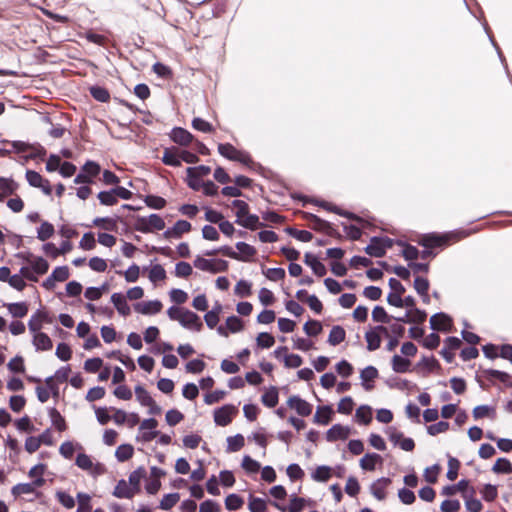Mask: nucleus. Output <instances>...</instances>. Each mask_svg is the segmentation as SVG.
<instances>
[{
    "label": "nucleus",
    "instance_id": "473e14b6",
    "mask_svg": "<svg viewBox=\"0 0 512 512\" xmlns=\"http://www.w3.org/2000/svg\"><path fill=\"white\" fill-rule=\"evenodd\" d=\"M45 471L46 466L44 464L35 465L30 469L28 475L33 479L34 485L43 486L45 484V479L43 478Z\"/></svg>",
    "mask_w": 512,
    "mask_h": 512
},
{
    "label": "nucleus",
    "instance_id": "bf43d9fd",
    "mask_svg": "<svg viewBox=\"0 0 512 512\" xmlns=\"http://www.w3.org/2000/svg\"><path fill=\"white\" fill-rule=\"evenodd\" d=\"M439 416H467L466 411L459 409L457 404L450 403L443 405Z\"/></svg>",
    "mask_w": 512,
    "mask_h": 512
},
{
    "label": "nucleus",
    "instance_id": "c9c22d12",
    "mask_svg": "<svg viewBox=\"0 0 512 512\" xmlns=\"http://www.w3.org/2000/svg\"><path fill=\"white\" fill-rule=\"evenodd\" d=\"M29 150H31V153L24 156L25 161L34 160L38 158L43 159L47 154L45 147L38 142L30 143Z\"/></svg>",
    "mask_w": 512,
    "mask_h": 512
},
{
    "label": "nucleus",
    "instance_id": "4d7b16f0",
    "mask_svg": "<svg viewBox=\"0 0 512 512\" xmlns=\"http://www.w3.org/2000/svg\"><path fill=\"white\" fill-rule=\"evenodd\" d=\"M192 272V266L188 262L180 261L175 265L174 273L176 277L187 278L192 274Z\"/></svg>",
    "mask_w": 512,
    "mask_h": 512
},
{
    "label": "nucleus",
    "instance_id": "f257e3e1",
    "mask_svg": "<svg viewBox=\"0 0 512 512\" xmlns=\"http://www.w3.org/2000/svg\"><path fill=\"white\" fill-rule=\"evenodd\" d=\"M194 267H196L199 270L210 272V273H220V272H226L229 267L228 261L220 258H211L206 259L202 256H196V258L193 261Z\"/></svg>",
    "mask_w": 512,
    "mask_h": 512
},
{
    "label": "nucleus",
    "instance_id": "c756f323",
    "mask_svg": "<svg viewBox=\"0 0 512 512\" xmlns=\"http://www.w3.org/2000/svg\"><path fill=\"white\" fill-rule=\"evenodd\" d=\"M40 485H34V482L31 483H20L15 485L11 492L14 496L18 497L21 495L33 494L36 492L37 488H40Z\"/></svg>",
    "mask_w": 512,
    "mask_h": 512
},
{
    "label": "nucleus",
    "instance_id": "603ef678",
    "mask_svg": "<svg viewBox=\"0 0 512 512\" xmlns=\"http://www.w3.org/2000/svg\"><path fill=\"white\" fill-rule=\"evenodd\" d=\"M332 475V469L328 466H319L315 469L312 474V478L315 481L325 482L330 479Z\"/></svg>",
    "mask_w": 512,
    "mask_h": 512
},
{
    "label": "nucleus",
    "instance_id": "a18cd8bd",
    "mask_svg": "<svg viewBox=\"0 0 512 512\" xmlns=\"http://www.w3.org/2000/svg\"><path fill=\"white\" fill-rule=\"evenodd\" d=\"M245 444V439L241 434L231 436L227 438V451L236 452L239 451Z\"/></svg>",
    "mask_w": 512,
    "mask_h": 512
},
{
    "label": "nucleus",
    "instance_id": "864d4df0",
    "mask_svg": "<svg viewBox=\"0 0 512 512\" xmlns=\"http://www.w3.org/2000/svg\"><path fill=\"white\" fill-rule=\"evenodd\" d=\"M239 411L238 405L234 404H224L221 407L216 408L213 411L212 416H233L236 415Z\"/></svg>",
    "mask_w": 512,
    "mask_h": 512
},
{
    "label": "nucleus",
    "instance_id": "72a5a7b5",
    "mask_svg": "<svg viewBox=\"0 0 512 512\" xmlns=\"http://www.w3.org/2000/svg\"><path fill=\"white\" fill-rule=\"evenodd\" d=\"M392 318H394V316L389 315L385 308L380 305H376L372 310V320L375 322L388 324L391 322Z\"/></svg>",
    "mask_w": 512,
    "mask_h": 512
},
{
    "label": "nucleus",
    "instance_id": "dca6fc26",
    "mask_svg": "<svg viewBox=\"0 0 512 512\" xmlns=\"http://www.w3.org/2000/svg\"><path fill=\"white\" fill-rule=\"evenodd\" d=\"M235 247L237 249L236 252L238 254H240V257H241V258H235V260H238V261L248 262L257 253V250L255 249V247H253L252 245H250L246 242H243V241L237 242Z\"/></svg>",
    "mask_w": 512,
    "mask_h": 512
},
{
    "label": "nucleus",
    "instance_id": "69168bd1",
    "mask_svg": "<svg viewBox=\"0 0 512 512\" xmlns=\"http://www.w3.org/2000/svg\"><path fill=\"white\" fill-rule=\"evenodd\" d=\"M192 127L203 133H210L214 130L212 124L201 117H195L192 120Z\"/></svg>",
    "mask_w": 512,
    "mask_h": 512
},
{
    "label": "nucleus",
    "instance_id": "13d9d810",
    "mask_svg": "<svg viewBox=\"0 0 512 512\" xmlns=\"http://www.w3.org/2000/svg\"><path fill=\"white\" fill-rule=\"evenodd\" d=\"M148 278L153 283L164 280L166 278V271L162 265L155 264L151 267Z\"/></svg>",
    "mask_w": 512,
    "mask_h": 512
},
{
    "label": "nucleus",
    "instance_id": "052dcab7",
    "mask_svg": "<svg viewBox=\"0 0 512 512\" xmlns=\"http://www.w3.org/2000/svg\"><path fill=\"white\" fill-rule=\"evenodd\" d=\"M78 508L77 512H90L92 510L91 497L85 493L77 494Z\"/></svg>",
    "mask_w": 512,
    "mask_h": 512
},
{
    "label": "nucleus",
    "instance_id": "680f3d73",
    "mask_svg": "<svg viewBox=\"0 0 512 512\" xmlns=\"http://www.w3.org/2000/svg\"><path fill=\"white\" fill-rule=\"evenodd\" d=\"M251 283L247 280H239L234 288V293L239 297H247L251 294Z\"/></svg>",
    "mask_w": 512,
    "mask_h": 512
},
{
    "label": "nucleus",
    "instance_id": "f704fd0d",
    "mask_svg": "<svg viewBox=\"0 0 512 512\" xmlns=\"http://www.w3.org/2000/svg\"><path fill=\"white\" fill-rule=\"evenodd\" d=\"M143 200L147 207L156 210L164 208L167 204L163 197L154 194L146 195Z\"/></svg>",
    "mask_w": 512,
    "mask_h": 512
},
{
    "label": "nucleus",
    "instance_id": "37998d69",
    "mask_svg": "<svg viewBox=\"0 0 512 512\" xmlns=\"http://www.w3.org/2000/svg\"><path fill=\"white\" fill-rule=\"evenodd\" d=\"M218 152L221 156L225 157L228 160H234L235 157L238 155L239 150H237L232 144L230 143H220L218 144Z\"/></svg>",
    "mask_w": 512,
    "mask_h": 512
},
{
    "label": "nucleus",
    "instance_id": "ddd939ff",
    "mask_svg": "<svg viewBox=\"0 0 512 512\" xmlns=\"http://www.w3.org/2000/svg\"><path fill=\"white\" fill-rule=\"evenodd\" d=\"M118 221L123 223V219L120 215H115V217H96L92 221V225L107 231H116Z\"/></svg>",
    "mask_w": 512,
    "mask_h": 512
},
{
    "label": "nucleus",
    "instance_id": "6e6d98bb",
    "mask_svg": "<svg viewBox=\"0 0 512 512\" xmlns=\"http://www.w3.org/2000/svg\"><path fill=\"white\" fill-rule=\"evenodd\" d=\"M134 448L132 445L123 444L120 445L115 452L117 459L121 462L130 459L133 456Z\"/></svg>",
    "mask_w": 512,
    "mask_h": 512
},
{
    "label": "nucleus",
    "instance_id": "1a4fd4ad",
    "mask_svg": "<svg viewBox=\"0 0 512 512\" xmlns=\"http://www.w3.org/2000/svg\"><path fill=\"white\" fill-rule=\"evenodd\" d=\"M169 137L174 143L180 146H187L194 139V136L187 129L182 127L172 128L169 133Z\"/></svg>",
    "mask_w": 512,
    "mask_h": 512
},
{
    "label": "nucleus",
    "instance_id": "a19ab883",
    "mask_svg": "<svg viewBox=\"0 0 512 512\" xmlns=\"http://www.w3.org/2000/svg\"><path fill=\"white\" fill-rule=\"evenodd\" d=\"M97 198L100 204L104 206H113L118 203L115 193L113 192V188L110 190L100 191L97 195Z\"/></svg>",
    "mask_w": 512,
    "mask_h": 512
},
{
    "label": "nucleus",
    "instance_id": "79ce46f5",
    "mask_svg": "<svg viewBox=\"0 0 512 512\" xmlns=\"http://www.w3.org/2000/svg\"><path fill=\"white\" fill-rule=\"evenodd\" d=\"M18 184L12 178L0 176V189L4 196L12 195L17 190Z\"/></svg>",
    "mask_w": 512,
    "mask_h": 512
},
{
    "label": "nucleus",
    "instance_id": "f03ea898",
    "mask_svg": "<svg viewBox=\"0 0 512 512\" xmlns=\"http://www.w3.org/2000/svg\"><path fill=\"white\" fill-rule=\"evenodd\" d=\"M303 218L313 223L312 228L316 231L325 232L328 236L334 237L338 240H341L342 235L336 230L333 225L320 218L319 216L310 213V212H302Z\"/></svg>",
    "mask_w": 512,
    "mask_h": 512
},
{
    "label": "nucleus",
    "instance_id": "e433bc0d",
    "mask_svg": "<svg viewBox=\"0 0 512 512\" xmlns=\"http://www.w3.org/2000/svg\"><path fill=\"white\" fill-rule=\"evenodd\" d=\"M322 324L318 320L309 319L304 325H303V331L307 336L315 337L319 335L322 332Z\"/></svg>",
    "mask_w": 512,
    "mask_h": 512
},
{
    "label": "nucleus",
    "instance_id": "412c9836",
    "mask_svg": "<svg viewBox=\"0 0 512 512\" xmlns=\"http://www.w3.org/2000/svg\"><path fill=\"white\" fill-rule=\"evenodd\" d=\"M136 493L133 487L125 480L119 481L113 492L114 496L118 498H132Z\"/></svg>",
    "mask_w": 512,
    "mask_h": 512
},
{
    "label": "nucleus",
    "instance_id": "4c0bfd02",
    "mask_svg": "<svg viewBox=\"0 0 512 512\" xmlns=\"http://www.w3.org/2000/svg\"><path fill=\"white\" fill-rule=\"evenodd\" d=\"M349 433L350 430L347 427L335 425L327 432V438L332 441L346 439L349 436Z\"/></svg>",
    "mask_w": 512,
    "mask_h": 512
},
{
    "label": "nucleus",
    "instance_id": "49530a36",
    "mask_svg": "<svg viewBox=\"0 0 512 512\" xmlns=\"http://www.w3.org/2000/svg\"><path fill=\"white\" fill-rule=\"evenodd\" d=\"M81 171H83L91 180H93V178L100 173L101 167L99 163L92 160H87L81 167Z\"/></svg>",
    "mask_w": 512,
    "mask_h": 512
},
{
    "label": "nucleus",
    "instance_id": "2eb2a0df",
    "mask_svg": "<svg viewBox=\"0 0 512 512\" xmlns=\"http://www.w3.org/2000/svg\"><path fill=\"white\" fill-rule=\"evenodd\" d=\"M111 302L120 315L126 317L131 313L126 297L121 292L113 293L111 295Z\"/></svg>",
    "mask_w": 512,
    "mask_h": 512
},
{
    "label": "nucleus",
    "instance_id": "e2e57ef3",
    "mask_svg": "<svg viewBox=\"0 0 512 512\" xmlns=\"http://www.w3.org/2000/svg\"><path fill=\"white\" fill-rule=\"evenodd\" d=\"M492 470L495 473H503V474H510L512 473V464L509 460L505 458H499L495 462Z\"/></svg>",
    "mask_w": 512,
    "mask_h": 512
},
{
    "label": "nucleus",
    "instance_id": "5fc2aeb1",
    "mask_svg": "<svg viewBox=\"0 0 512 512\" xmlns=\"http://www.w3.org/2000/svg\"><path fill=\"white\" fill-rule=\"evenodd\" d=\"M1 142L11 145L12 152H15L17 154L24 153L30 149V143L21 140L10 141L7 139H3Z\"/></svg>",
    "mask_w": 512,
    "mask_h": 512
},
{
    "label": "nucleus",
    "instance_id": "58836bf2",
    "mask_svg": "<svg viewBox=\"0 0 512 512\" xmlns=\"http://www.w3.org/2000/svg\"><path fill=\"white\" fill-rule=\"evenodd\" d=\"M146 476V471L143 467H139L129 475L128 483L138 493L140 491V482Z\"/></svg>",
    "mask_w": 512,
    "mask_h": 512
},
{
    "label": "nucleus",
    "instance_id": "7ed1b4c3",
    "mask_svg": "<svg viewBox=\"0 0 512 512\" xmlns=\"http://www.w3.org/2000/svg\"><path fill=\"white\" fill-rule=\"evenodd\" d=\"M135 396L138 402L148 407V414L159 415L162 412L161 407L154 401L150 393L140 384L135 387Z\"/></svg>",
    "mask_w": 512,
    "mask_h": 512
},
{
    "label": "nucleus",
    "instance_id": "6ab92c4d",
    "mask_svg": "<svg viewBox=\"0 0 512 512\" xmlns=\"http://www.w3.org/2000/svg\"><path fill=\"white\" fill-rule=\"evenodd\" d=\"M33 345L37 351H48L53 347L52 340L44 332H38L34 335Z\"/></svg>",
    "mask_w": 512,
    "mask_h": 512
},
{
    "label": "nucleus",
    "instance_id": "5701e85b",
    "mask_svg": "<svg viewBox=\"0 0 512 512\" xmlns=\"http://www.w3.org/2000/svg\"><path fill=\"white\" fill-rule=\"evenodd\" d=\"M161 160L165 165H168L171 167L181 166L179 154H177V151L174 147L165 148Z\"/></svg>",
    "mask_w": 512,
    "mask_h": 512
},
{
    "label": "nucleus",
    "instance_id": "a211bd4d",
    "mask_svg": "<svg viewBox=\"0 0 512 512\" xmlns=\"http://www.w3.org/2000/svg\"><path fill=\"white\" fill-rule=\"evenodd\" d=\"M235 223L249 230H255L257 227H263L265 224L260 222L258 215L249 212L242 218L236 219Z\"/></svg>",
    "mask_w": 512,
    "mask_h": 512
},
{
    "label": "nucleus",
    "instance_id": "423d86ee",
    "mask_svg": "<svg viewBox=\"0 0 512 512\" xmlns=\"http://www.w3.org/2000/svg\"><path fill=\"white\" fill-rule=\"evenodd\" d=\"M287 405L295 410L298 416H311L312 414V405L298 395L289 397Z\"/></svg>",
    "mask_w": 512,
    "mask_h": 512
},
{
    "label": "nucleus",
    "instance_id": "c85d7f7f",
    "mask_svg": "<svg viewBox=\"0 0 512 512\" xmlns=\"http://www.w3.org/2000/svg\"><path fill=\"white\" fill-rule=\"evenodd\" d=\"M285 233L301 242H309L313 239V234L307 230H298L288 226L284 229Z\"/></svg>",
    "mask_w": 512,
    "mask_h": 512
},
{
    "label": "nucleus",
    "instance_id": "0e129e2a",
    "mask_svg": "<svg viewBox=\"0 0 512 512\" xmlns=\"http://www.w3.org/2000/svg\"><path fill=\"white\" fill-rule=\"evenodd\" d=\"M55 355L61 361H68L72 357V350L67 343L61 342L56 347Z\"/></svg>",
    "mask_w": 512,
    "mask_h": 512
},
{
    "label": "nucleus",
    "instance_id": "ea45409f",
    "mask_svg": "<svg viewBox=\"0 0 512 512\" xmlns=\"http://www.w3.org/2000/svg\"><path fill=\"white\" fill-rule=\"evenodd\" d=\"M55 233V229L53 224L48 221H43L40 227L37 229V238L40 241H46L50 237H52Z\"/></svg>",
    "mask_w": 512,
    "mask_h": 512
},
{
    "label": "nucleus",
    "instance_id": "39448f33",
    "mask_svg": "<svg viewBox=\"0 0 512 512\" xmlns=\"http://www.w3.org/2000/svg\"><path fill=\"white\" fill-rule=\"evenodd\" d=\"M447 243V236L441 235L435 232L423 234L418 244L423 248H438L442 247Z\"/></svg>",
    "mask_w": 512,
    "mask_h": 512
},
{
    "label": "nucleus",
    "instance_id": "f3484780",
    "mask_svg": "<svg viewBox=\"0 0 512 512\" xmlns=\"http://www.w3.org/2000/svg\"><path fill=\"white\" fill-rule=\"evenodd\" d=\"M391 480L389 478H380L371 485V492L378 500H384L386 498V489L390 485Z\"/></svg>",
    "mask_w": 512,
    "mask_h": 512
},
{
    "label": "nucleus",
    "instance_id": "0eeeda50",
    "mask_svg": "<svg viewBox=\"0 0 512 512\" xmlns=\"http://www.w3.org/2000/svg\"><path fill=\"white\" fill-rule=\"evenodd\" d=\"M180 325L185 329L201 331L203 323L199 315L191 310L185 309L183 318H181Z\"/></svg>",
    "mask_w": 512,
    "mask_h": 512
},
{
    "label": "nucleus",
    "instance_id": "8fccbe9b",
    "mask_svg": "<svg viewBox=\"0 0 512 512\" xmlns=\"http://www.w3.org/2000/svg\"><path fill=\"white\" fill-rule=\"evenodd\" d=\"M226 327L231 333H238L244 329L243 321L235 315H231L226 319Z\"/></svg>",
    "mask_w": 512,
    "mask_h": 512
},
{
    "label": "nucleus",
    "instance_id": "4468645a",
    "mask_svg": "<svg viewBox=\"0 0 512 512\" xmlns=\"http://www.w3.org/2000/svg\"><path fill=\"white\" fill-rule=\"evenodd\" d=\"M378 374L377 368L372 365H368L361 370V384L366 391H370L374 387L371 382L378 377Z\"/></svg>",
    "mask_w": 512,
    "mask_h": 512
},
{
    "label": "nucleus",
    "instance_id": "338daca9",
    "mask_svg": "<svg viewBox=\"0 0 512 512\" xmlns=\"http://www.w3.org/2000/svg\"><path fill=\"white\" fill-rule=\"evenodd\" d=\"M354 408V401L352 397L345 396L343 397L337 407V412L340 414L349 415L351 414L352 410Z\"/></svg>",
    "mask_w": 512,
    "mask_h": 512
},
{
    "label": "nucleus",
    "instance_id": "2f4dec72",
    "mask_svg": "<svg viewBox=\"0 0 512 512\" xmlns=\"http://www.w3.org/2000/svg\"><path fill=\"white\" fill-rule=\"evenodd\" d=\"M90 95L99 102L106 103L110 99L108 89L100 85H93L89 88Z\"/></svg>",
    "mask_w": 512,
    "mask_h": 512
},
{
    "label": "nucleus",
    "instance_id": "cd10ccee",
    "mask_svg": "<svg viewBox=\"0 0 512 512\" xmlns=\"http://www.w3.org/2000/svg\"><path fill=\"white\" fill-rule=\"evenodd\" d=\"M382 462V457L378 454H366L360 460V466L364 470L373 471L378 463Z\"/></svg>",
    "mask_w": 512,
    "mask_h": 512
},
{
    "label": "nucleus",
    "instance_id": "6e6552de",
    "mask_svg": "<svg viewBox=\"0 0 512 512\" xmlns=\"http://www.w3.org/2000/svg\"><path fill=\"white\" fill-rule=\"evenodd\" d=\"M162 307V302L157 299L147 302H138L133 305L134 310L143 315L157 314L161 311Z\"/></svg>",
    "mask_w": 512,
    "mask_h": 512
},
{
    "label": "nucleus",
    "instance_id": "de8ad7c7",
    "mask_svg": "<svg viewBox=\"0 0 512 512\" xmlns=\"http://www.w3.org/2000/svg\"><path fill=\"white\" fill-rule=\"evenodd\" d=\"M275 343V338L268 332H261L256 337V345L262 349H268Z\"/></svg>",
    "mask_w": 512,
    "mask_h": 512
},
{
    "label": "nucleus",
    "instance_id": "20e7f679",
    "mask_svg": "<svg viewBox=\"0 0 512 512\" xmlns=\"http://www.w3.org/2000/svg\"><path fill=\"white\" fill-rule=\"evenodd\" d=\"M481 378H484L485 380L489 381L490 383H494L495 380H498L507 386L512 385L510 374H508L504 371L496 370V369H483L481 371L480 376L476 375L477 382L479 383L480 387L483 388L484 384H483Z\"/></svg>",
    "mask_w": 512,
    "mask_h": 512
},
{
    "label": "nucleus",
    "instance_id": "bb28decb",
    "mask_svg": "<svg viewBox=\"0 0 512 512\" xmlns=\"http://www.w3.org/2000/svg\"><path fill=\"white\" fill-rule=\"evenodd\" d=\"M411 361L407 357H402L398 354H395L392 357V369L396 373H406L409 371Z\"/></svg>",
    "mask_w": 512,
    "mask_h": 512
},
{
    "label": "nucleus",
    "instance_id": "aec40b11",
    "mask_svg": "<svg viewBox=\"0 0 512 512\" xmlns=\"http://www.w3.org/2000/svg\"><path fill=\"white\" fill-rule=\"evenodd\" d=\"M9 314L14 318H23L28 313V304L25 301L4 304Z\"/></svg>",
    "mask_w": 512,
    "mask_h": 512
},
{
    "label": "nucleus",
    "instance_id": "4be33fe9",
    "mask_svg": "<svg viewBox=\"0 0 512 512\" xmlns=\"http://www.w3.org/2000/svg\"><path fill=\"white\" fill-rule=\"evenodd\" d=\"M346 338V331L340 325H335L331 328L328 335L327 342L332 346H337Z\"/></svg>",
    "mask_w": 512,
    "mask_h": 512
},
{
    "label": "nucleus",
    "instance_id": "9b49d317",
    "mask_svg": "<svg viewBox=\"0 0 512 512\" xmlns=\"http://www.w3.org/2000/svg\"><path fill=\"white\" fill-rule=\"evenodd\" d=\"M76 465L91 474H100L103 472V467L100 464H94L90 456L84 453L77 455Z\"/></svg>",
    "mask_w": 512,
    "mask_h": 512
},
{
    "label": "nucleus",
    "instance_id": "3c124183",
    "mask_svg": "<svg viewBox=\"0 0 512 512\" xmlns=\"http://www.w3.org/2000/svg\"><path fill=\"white\" fill-rule=\"evenodd\" d=\"M364 252L369 256L381 258L386 253L381 245V242H371L364 248Z\"/></svg>",
    "mask_w": 512,
    "mask_h": 512
},
{
    "label": "nucleus",
    "instance_id": "c03bdc74",
    "mask_svg": "<svg viewBox=\"0 0 512 512\" xmlns=\"http://www.w3.org/2000/svg\"><path fill=\"white\" fill-rule=\"evenodd\" d=\"M365 340L367 342V350L375 351L381 345V337L376 333V331H366Z\"/></svg>",
    "mask_w": 512,
    "mask_h": 512
},
{
    "label": "nucleus",
    "instance_id": "b1692460",
    "mask_svg": "<svg viewBox=\"0 0 512 512\" xmlns=\"http://www.w3.org/2000/svg\"><path fill=\"white\" fill-rule=\"evenodd\" d=\"M306 504H307L306 499L293 496L290 499V504H289L288 508L281 507L278 504H275V507H277L282 512H286V511L287 512H301L304 509V507L306 506Z\"/></svg>",
    "mask_w": 512,
    "mask_h": 512
},
{
    "label": "nucleus",
    "instance_id": "09e8293b",
    "mask_svg": "<svg viewBox=\"0 0 512 512\" xmlns=\"http://www.w3.org/2000/svg\"><path fill=\"white\" fill-rule=\"evenodd\" d=\"M32 270L38 275L45 274L49 269L48 261L42 256H37L31 263Z\"/></svg>",
    "mask_w": 512,
    "mask_h": 512
},
{
    "label": "nucleus",
    "instance_id": "9d476101",
    "mask_svg": "<svg viewBox=\"0 0 512 512\" xmlns=\"http://www.w3.org/2000/svg\"><path fill=\"white\" fill-rule=\"evenodd\" d=\"M191 223L187 220H177L172 227L167 228L163 232V236L167 239L169 238H179L183 233H188L191 230Z\"/></svg>",
    "mask_w": 512,
    "mask_h": 512
},
{
    "label": "nucleus",
    "instance_id": "7c9ffc66",
    "mask_svg": "<svg viewBox=\"0 0 512 512\" xmlns=\"http://www.w3.org/2000/svg\"><path fill=\"white\" fill-rule=\"evenodd\" d=\"M278 390L276 387L274 386H271L267 391H265L262 396H261V400H262V403L269 407V408H273L277 405L278 403Z\"/></svg>",
    "mask_w": 512,
    "mask_h": 512
},
{
    "label": "nucleus",
    "instance_id": "f8f14e48",
    "mask_svg": "<svg viewBox=\"0 0 512 512\" xmlns=\"http://www.w3.org/2000/svg\"><path fill=\"white\" fill-rule=\"evenodd\" d=\"M156 427L157 421L155 418L145 419L140 425V438L143 441L153 440L158 435Z\"/></svg>",
    "mask_w": 512,
    "mask_h": 512
},
{
    "label": "nucleus",
    "instance_id": "774afa93",
    "mask_svg": "<svg viewBox=\"0 0 512 512\" xmlns=\"http://www.w3.org/2000/svg\"><path fill=\"white\" fill-rule=\"evenodd\" d=\"M7 367L13 373H24L25 365L23 357L20 355H16L13 359H11L8 362Z\"/></svg>",
    "mask_w": 512,
    "mask_h": 512
},
{
    "label": "nucleus",
    "instance_id": "393cba45",
    "mask_svg": "<svg viewBox=\"0 0 512 512\" xmlns=\"http://www.w3.org/2000/svg\"><path fill=\"white\" fill-rule=\"evenodd\" d=\"M390 440L400 446V448L404 451H412L414 449V441L411 438H404L402 434L391 432Z\"/></svg>",
    "mask_w": 512,
    "mask_h": 512
},
{
    "label": "nucleus",
    "instance_id": "a878e982",
    "mask_svg": "<svg viewBox=\"0 0 512 512\" xmlns=\"http://www.w3.org/2000/svg\"><path fill=\"white\" fill-rule=\"evenodd\" d=\"M438 319H444L445 322H447L449 325H452L451 316L445 312H437V313L433 314L429 320L430 328L433 331H448V328L441 327L438 324Z\"/></svg>",
    "mask_w": 512,
    "mask_h": 512
}]
</instances>
